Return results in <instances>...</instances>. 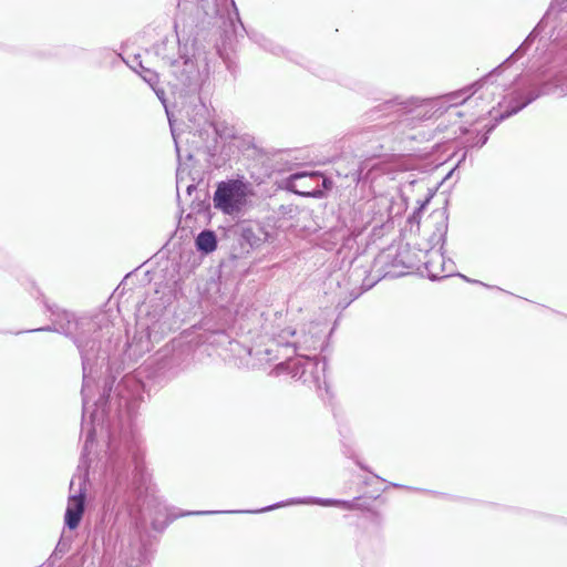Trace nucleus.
<instances>
[{
  "label": "nucleus",
  "instance_id": "f257e3e1",
  "mask_svg": "<svg viewBox=\"0 0 567 567\" xmlns=\"http://www.w3.org/2000/svg\"><path fill=\"white\" fill-rule=\"evenodd\" d=\"M50 312L51 324L29 332L54 331L71 338L82 360V431L86 439L81 453V462L86 463L90 447L94 443L96 429L105 431L107 445L103 461L104 517H113L114 524H126L136 529L144 526L146 517L159 505L152 483V474L145 462V451L132 422L143 400L144 384L134 377H124L115 388V395L104 390L94 403L86 423L89 400L85 390L89 374L101 360H107L111 352L113 326L105 313L76 318L72 312L55 303L44 301Z\"/></svg>",
  "mask_w": 567,
  "mask_h": 567
},
{
  "label": "nucleus",
  "instance_id": "f03ea898",
  "mask_svg": "<svg viewBox=\"0 0 567 567\" xmlns=\"http://www.w3.org/2000/svg\"><path fill=\"white\" fill-rule=\"evenodd\" d=\"M534 44L532 54L535 60L534 64L540 63L537 71L520 75L518 87L512 92L506 110L495 116L494 122L486 125L483 133L471 135L466 140L467 148H480L487 143L489 134L499 123L517 114L538 97L567 94V6L563 7L558 0L553 1L523 43L503 63L480 80L436 100H420L417 97L388 100L371 109L367 115L370 120L384 118L377 125L383 131V136L392 138L406 136L409 131L431 117V110L440 101L447 103L449 109L464 104L489 80L499 75L505 65H511L527 54ZM449 116L462 117L463 112L449 110Z\"/></svg>",
  "mask_w": 567,
  "mask_h": 567
},
{
  "label": "nucleus",
  "instance_id": "7ed1b4c3",
  "mask_svg": "<svg viewBox=\"0 0 567 567\" xmlns=\"http://www.w3.org/2000/svg\"><path fill=\"white\" fill-rule=\"evenodd\" d=\"M296 339L297 331L288 327L282 329L265 349V360L276 362L275 372L277 375L287 373L291 378L302 381L305 384H312L321 389V379H324L326 362H319L317 354H306L322 350L326 336L315 327ZM326 385V380H322Z\"/></svg>",
  "mask_w": 567,
  "mask_h": 567
},
{
  "label": "nucleus",
  "instance_id": "20e7f679",
  "mask_svg": "<svg viewBox=\"0 0 567 567\" xmlns=\"http://www.w3.org/2000/svg\"><path fill=\"white\" fill-rule=\"evenodd\" d=\"M152 52L173 78L172 86L185 96L198 94L208 76L207 54L196 45V40L182 42L178 34L165 37L155 43Z\"/></svg>",
  "mask_w": 567,
  "mask_h": 567
},
{
  "label": "nucleus",
  "instance_id": "39448f33",
  "mask_svg": "<svg viewBox=\"0 0 567 567\" xmlns=\"http://www.w3.org/2000/svg\"><path fill=\"white\" fill-rule=\"evenodd\" d=\"M250 194L251 184L243 175L221 181L213 196L214 207L226 215H237L246 207Z\"/></svg>",
  "mask_w": 567,
  "mask_h": 567
},
{
  "label": "nucleus",
  "instance_id": "423d86ee",
  "mask_svg": "<svg viewBox=\"0 0 567 567\" xmlns=\"http://www.w3.org/2000/svg\"><path fill=\"white\" fill-rule=\"evenodd\" d=\"M192 346L174 339L159 349L154 359V374L158 379H172L190 361Z\"/></svg>",
  "mask_w": 567,
  "mask_h": 567
},
{
  "label": "nucleus",
  "instance_id": "0eeeda50",
  "mask_svg": "<svg viewBox=\"0 0 567 567\" xmlns=\"http://www.w3.org/2000/svg\"><path fill=\"white\" fill-rule=\"evenodd\" d=\"M286 188L302 197L322 198L332 188V181L318 171H301L287 177Z\"/></svg>",
  "mask_w": 567,
  "mask_h": 567
},
{
  "label": "nucleus",
  "instance_id": "6e6552de",
  "mask_svg": "<svg viewBox=\"0 0 567 567\" xmlns=\"http://www.w3.org/2000/svg\"><path fill=\"white\" fill-rule=\"evenodd\" d=\"M75 477H73L70 482V495L68 498V505L64 513V526L70 529L74 530L76 529L83 518L85 506H86V474L83 476H79V489L72 493L74 484H75Z\"/></svg>",
  "mask_w": 567,
  "mask_h": 567
},
{
  "label": "nucleus",
  "instance_id": "1a4fd4ad",
  "mask_svg": "<svg viewBox=\"0 0 567 567\" xmlns=\"http://www.w3.org/2000/svg\"><path fill=\"white\" fill-rule=\"evenodd\" d=\"M420 262L424 267L427 278L432 281L449 277L453 272V262L450 260L451 265L449 267L442 251H433L431 254L425 251L423 260L420 259Z\"/></svg>",
  "mask_w": 567,
  "mask_h": 567
},
{
  "label": "nucleus",
  "instance_id": "9d476101",
  "mask_svg": "<svg viewBox=\"0 0 567 567\" xmlns=\"http://www.w3.org/2000/svg\"><path fill=\"white\" fill-rule=\"evenodd\" d=\"M432 217L436 219L435 229L430 235L426 247L424 249H420L423 254L425 251H429V254L433 251H442L446 241L449 229V215L446 208L434 212Z\"/></svg>",
  "mask_w": 567,
  "mask_h": 567
},
{
  "label": "nucleus",
  "instance_id": "9b49d317",
  "mask_svg": "<svg viewBox=\"0 0 567 567\" xmlns=\"http://www.w3.org/2000/svg\"><path fill=\"white\" fill-rule=\"evenodd\" d=\"M267 239V233L259 225L241 226L238 241L246 252L264 244Z\"/></svg>",
  "mask_w": 567,
  "mask_h": 567
},
{
  "label": "nucleus",
  "instance_id": "f8f14e48",
  "mask_svg": "<svg viewBox=\"0 0 567 567\" xmlns=\"http://www.w3.org/2000/svg\"><path fill=\"white\" fill-rule=\"evenodd\" d=\"M340 499L337 498H321V497H313V496H307V497H293L289 498L285 502H278L272 505L266 506L261 509L257 511H247L246 513H264L269 512L286 505H300V504H316L320 506H338L339 507Z\"/></svg>",
  "mask_w": 567,
  "mask_h": 567
},
{
  "label": "nucleus",
  "instance_id": "ddd939ff",
  "mask_svg": "<svg viewBox=\"0 0 567 567\" xmlns=\"http://www.w3.org/2000/svg\"><path fill=\"white\" fill-rule=\"evenodd\" d=\"M228 4H230L236 11V14H238L234 0H197L198 9H200L209 19L220 16L221 8L227 7Z\"/></svg>",
  "mask_w": 567,
  "mask_h": 567
},
{
  "label": "nucleus",
  "instance_id": "4468645a",
  "mask_svg": "<svg viewBox=\"0 0 567 567\" xmlns=\"http://www.w3.org/2000/svg\"><path fill=\"white\" fill-rule=\"evenodd\" d=\"M217 245L218 241L216 233L212 229L202 230L195 238L196 249L204 255H208L215 251Z\"/></svg>",
  "mask_w": 567,
  "mask_h": 567
},
{
  "label": "nucleus",
  "instance_id": "2eb2a0df",
  "mask_svg": "<svg viewBox=\"0 0 567 567\" xmlns=\"http://www.w3.org/2000/svg\"><path fill=\"white\" fill-rule=\"evenodd\" d=\"M151 350V333L142 331L136 333L132 341L128 343V354L135 358L142 357L145 352Z\"/></svg>",
  "mask_w": 567,
  "mask_h": 567
},
{
  "label": "nucleus",
  "instance_id": "dca6fc26",
  "mask_svg": "<svg viewBox=\"0 0 567 567\" xmlns=\"http://www.w3.org/2000/svg\"><path fill=\"white\" fill-rule=\"evenodd\" d=\"M249 38L251 40H254L260 48H262L266 51L271 52L275 55H279L284 52V49L280 45L274 43L270 39H268L264 34L252 33V34H249Z\"/></svg>",
  "mask_w": 567,
  "mask_h": 567
},
{
  "label": "nucleus",
  "instance_id": "f3484780",
  "mask_svg": "<svg viewBox=\"0 0 567 567\" xmlns=\"http://www.w3.org/2000/svg\"><path fill=\"white\" fill-rule=\"evenodd\" d=\"M249 38L251 40H254L260 48H262L266 51L271 52L275 55H279L284 52V49L280 45L274 43L270 39H268L264 34L252 33V34H249Z\"/></svg>",
  "mask_w": 567,
  "mask_h": 567
},
{
  "label": "nucleus",
  "instance_id": "a211bd4d",
  "mask_svg": "<svg viewBox=\"0 0 567 567\" xmlns=\"http://www.w3.org/2000/svg\"><path fill=\"white\" fill-rule=\"evenodd\" d=\"M138 68L141 70L136 69L135 65H131V69L137 72L151 87L158 84V74L155 71L145 68L142 62H138Z\"/></svg>",
  "mask_w": 567,
  "mask_h": 567
},
{
  "label": "nucleus",
  "instance_id": "6ab92c4d",
  "mask_svg": "<svg viewBox=\"0 0 567 567\" xmlns=\"http://www.w3.org/2000/svg\"><path fill=\"white\" fill-rule=\"evenodd\" d=\"M431 198H432V195H429L424 200H420L419 202V206L408 217V223L409 224H411V225H413V224L419 225L420 224L421 215H422L423 210L425 209V207L427 206V204L430 203Z\"/></svg>",
  "mask_w": 567,
  "mask_h": 567
},
{
  "label": "nucleus",
  "instance_id": "aec40b11",
  "mask_svg": "<svg viewBox=\"0 0 567 567\" xmlns=\"http://www.w3.org/2000/svg\"><path fill=\"white\" fill-rule=\"evenodd\" d=\"M70 548H71V538L61 536L51 557L55 558V559H60L63 557L64 554H66L70 550Z\"/></svg>",
  "mask_w": 567,
  "mask_h": 567
},
{
  "label": "nucleus",
  "instance_id": "412c9836",
  "mask_svg": "<svg viewBox=\"0 0 567 567\" xmlns=\"http://www.w3.org/2000/svg\"><path fill=\"white\" fill-rule=\"evenodd\" d=\"M361 497L357 496L350 501L340 499L339 507L347 509V511H354V509H363L365 506L360 503Z\"/></svg>",
  "mask_w": 567,
  "mask_h": 567
},
{
  "label": "nucleus",
  "instance_id": "4be33fe9",
  "mask_svg": "<svg viewBox=\"0 0 567 567\" xmlns=\"http://www.w3.org/2000/svg\"><path fill=\"white\" fill-rule=\"evenodd\" d=\"M224 513H238L237 511H194V512H184L181 516H189V515H215V514H224Z\"/></svg>",
  "mask_w": 567,
  "mask_h": 567
},
{
  "label": "nucleus",
  "instance_id": "5701e85b",
  "mask_svg": "<svg viewBox=\"0 0 567 567\" xmlns=\"http://www.w3.org/2000/svg\"><path fill=\"white\" fill-rule=\"evenodd\" d=\"M393 261H399L405 269H417L420 270V266L419 265H415L411 261H406L403 259L402 257V252H399L394 258H393Z\"/></svg>",
  "mask_w": 567,
  "mask_h": 567
},
{
  "label": "nucleus",
  "instance_id": "b1692460",
  "mask_svg": "<svg viewBox=\"0 0 567 567\" xmlns=\"http://www.w3.org/2000/svg\"><path fill=\"white\" fill-rule=\"evenodd\" d=\"M152 90L154 91V93L156 94L158 100L163 103V105L166 106V93H165V90L163 87L158 86V84L152 86Z\"/></svg>",
  "mask_w": 567,
  "mask_h": 567
},
{
  "label": "nucleus",
  "instance_id": "393cba45",
  "mask_svg": "<svg viewBox=\"0 0 567 567\" xmlns=\"http://www.w3.org/2000/svg\"><path fill=\"white\" fill-rule=\"evenodd\" d=\"M184 173V169L181 168V166L177 168L176 173V188H177V197H179V189L182 187V184L184 182V177L182 174Z\"/></svg>",
  "mask_w": 567,
  "mask_h": 567
},
{
  "label": "nucleus",
  "instance_id": "a878e982",
  "mask_svg": "<svg viewBox=\"0 0 567 567\" xmlns=\"http://www.w3.org/2000/svg\"><path fill=\"white\" fill-rule=\"evenodd\" d=\"M196 189H197V186L194 183L186 185V194L188 196H190L193 194V192H195Z\"/></svg>",
  "mask_w": 567,
  "mask_h": 567
},
{
  "label": "nucleus",
  "instance_id": "bb28decb",
  "mask_svg": "<svg viewBox=\"0 0 567 567\" xmlns=\"http://www.w3.org/2000/svg\"><path fill=\"white\" fill-rule=\"evenodd\" d=\"M138 62H142V60H141V56L137 54V55H135V56L133 58L132 63H131V64H130V63H127V64H128L130 66H131V65H135V66H136V69L141 70V69L138 68Z\"/></svg>",
  "mask_w": 567,
  "mask_h": 567
},
{
  "label": "nucleus",
  "instance_id": "cd10ccee",
  "mask_svg": "<svg viewBox=\"0 0 567 567\" xmlns=\"http://www.w3.org/2000/svg\"><path fill=\"white\" fill-rule=\"evenodd\" d=\"M390 258V254H383L378 257L379 262H388V259Z\"/></svg>",
  "mask_w": 567,
  "mask_h": 567
},
{
  "label": "nucleus",
  "instance_id": "c85d7f7f",
  "mask_svg": "<svg viewBox=\"0 0 567 567\" xmlns=\"http://www.w3.org/2000/svg\"><path fill=\"white\" fill-rule=\"evenodd\" d=\"M460 276H461L464 280H466V281H468V282H472V284H480V285H483V286H485V287H488L487 285H485V284H483V282H481V281H478V280H472V279L467 278V277H466V276H464V275H460Z\"/></svg>",
  "mask_w": 567,
  "mask_h": 567
},
{
  "label": "nucleus",
  "instance_id": "c756f323",
  "mask_svg": "<svg viewBox=\"0 0 567 567\" xmlns=\"http://www.w3.org/2000/svg\"><path fill=\"white\" fill-rule=\"evenodd\" d=\"M391 486L393 487H400V488H408V489H413L412 487H409V486H404V485H401V484H398V483H391Z\"/></svg>",
  "mask_w": 567,
  "mask_h": 567
},
{
  "label": "nucleus",
  "instance_id": "7c9ffc66",
  "mask_svg": "<svg viewBox=\"0 0 567 567\" xmlns=\"http://www.w3.org/2000/svg\"><path fill=\"white\" fill-rule=\"evenodd\" d=\"M458 130H460L461 134H464V135L470 133V130L464 126H460Z\"/></svg>",
  "mask_w": 567,
  "mask_h": 567
},
{
  "label": "nucleus",
  "instance_id": "2f4dec72",
  "mask_svg": "<svg viewBox=\"0 0 567 567\" xmlns=\"http://www.w3.org/2000/svg\"><path fill=\"white\" fill-rule=\"evenodd\" d=\"M175 145H176V152H177L178 161H181L179 147H178L177 142H175Z\"/></svg>",
  "mask_w": 567,
  "mask_h": 567
},
{
  "label": "nucleus",
  "instance_id": "473e14b6",
  "mask_svg": "<svg viewBox=\"0 0 567 567\" xmlns=\"http://www.w3.org/2000/svg\"><path fill=\"white\" fill-rule=\"evenodd\" d=\"M466 152L463 154L462 158L458 161L457 165H460L463 161H465Z\"/></svg>",
  "mask_w": 567,
  "mask_h": 567
},
{
  "label": "nucleus",
  "instance_id": "72a5a7b5",
  "mask_svg": "<svg viewBox=\"0 0 567 567\" xmlns=\"http://www.w3.org/2000/svg\"><path fill=\"white\" fill-rule=\"evenodd\" d=\"M358 465L361 467V470L369 471L367 466L358 462Z\"/></svg>",
  "mask_w": 567,
  "mask_h": 567
},
{
  "label": "nucleus",
  "instance_id": "f704fd0d",
  "mask_svg": "<svg viewBox=\"0 0 567 567\" xmlns=\"http://www.w3.org/2000/svg\"><path fill=\"white\" fill-rule=\"evenodd\" d=\"M224 135L227 136V137H234L233 133H224Z\"/></svg>",
  "mask_w": 567,
  "mask_h": 567
},
{
  "label": "nucleus",
  "instance_id": "c9c22d12",
  "mask_svg": "<svg viewBox=\"0 0 567 567\" xmlns=\"http://www.w3.org/2000/svg\"><path fill=\"white\" fill-rule=\"evenodd\" d=\"M187 158H188V159H192V158H193V155H192V154H188V155H187Z\"/></svg>",
  "mask_w": 567,
  "mask_h": 567
}]
</instances>
